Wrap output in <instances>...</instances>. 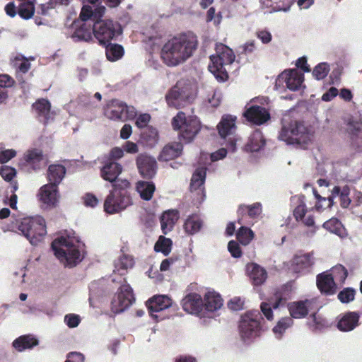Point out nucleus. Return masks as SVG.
Here are the masks:
<instances>
[{"label": "nucleus", "mask_w": 362, "mask_h": 362, "mask_svg": "<svg viewBox=\"0 0 362 362\" xmlns=\"http://www.w3.org/2000/svg\"><path fill=\"white\" fill-rule=\"evenodd\" d=\"M37 197L44 208H55L60 199L59 187L54 184H45L39 189Z\"/></svg>", "instance_id": "nucleus-16"}, {"label": "nucleus", "mask_w": 362, "mask_h": 362, "mask_svg": "<svg viewBox=\"0 0 362 362\" xmlns=\"http://www.w3.org/2000/svg\"><path fill=\"white\" fill-rule=\"evenodd\" d=\"M14 64L23 73H26L30 68L28 60L21 54H17L15 57Z\"/></svg>", "instance_id": "nucleus-55"}, {"label": "nucleus", "mask_w": 362, "mask_h": 362, "mask_svg": "<svg viewBox=\"0 0 362 362\" xmlns=\"http://www.w3.org/2000/svg\"><path fill=\"white\" fill-rule=\"evenodd\" d=\"M235 121L236 117L235 116L230 115L223 116L217 126L218 133L221 137L225 138L233 134L235 129Z\"/></svg>", "instance_id": "nucleus-36"}, {"label": "nucleus", "mask_w": 362, "mask_h": 362, "mask_svg": "<svg viewBox=\"0 0 362 362\" xmlns=\"http://www.w3.org/2000/svg\"><path fill=\"white\" fill-rule=\"evenodd\" d=\"M139 173L145 178L153 177L157 171V162L153 156L146 154H139L136 160Z\"/></svg>", "instance_id": "nucleus-21"}, {"label": "nucleus", "mask_w": 362, "mask_h": 362, "mask_svg": "<svg viewBox=\"0 0 362 362\" xmlns=\"http://www.w3.org/2000/svg\"><path fill=\"white\" fill-rule=\"evenodd\" d=\"M323 228L341 238L346 236L347 233L341 222L337 218H332L323 223Z\"/></svg>", "instance_id": "nucleus-44"}, {"label": "nucleus", "mask_w": 362, "mask_h": 362, "mask_svg": "<svg viewBox=\"0 0 362 362\" xmlns=\"http://www.w3.org/2000/svg\"><path fill=\"white\" fill-rule=\"evenodd\" d=\"M238 213L241 215L247 214L250 218H256L262 213V204L257 202L251 205H242Z\"/></svg>", "instance_id": "nucleus-47"}, {"label": "nucleus", "mask_w": 362, "mask_h": 362, "mask_svg": "<svg viewBox=\"0 0 362 362\" xmlns=\"http://www.w3.org/2000/svg\"><path fill=\"white\" fill-rule=\"evenodd\" d=\"M327 324L325 319L317 313L312 314L308 321L309 328L314 332L325 327Z\"/></svg>", "instance_id": "nucleus-49"}, {"label": "nucleus", "mask_w": 362, "mask_h": 362, "mask_svg": "<svg viewBox=\"0 0 362 362\" xmlns=\"http://www.w3.org/2000/svg\"><path fill=\"white\" fill-rule=\"evenodd\" d=\"M178 218V213L175 210H168L162 214L160 217V226L163 233L166 234L173 228Z\"/></svg>", "instance_id": "nucleus-37"}, {"label": "nucleus", "mask_w": 362, "mask_h": 362, "mask_svg": "<svg viewBox=\"0 0 362 362\" xmlns=\"http://www.w3.org/2000/svg\"><path fill=\"white\" fill-rule=\"evenodd\" d=\"M303 81L304 74L301 71L296 69L285 70L276 78L275 88L280 90L286 88L295 91L304 86Z\"/></svg>", "instance_id": "nucleus-12"}, {"label": "nucleus", "mask_w": 362, "mask_h": 362, "mask_svg": "<svg viewBox=\"0 0 362 362\" xmlns=\"http://www.w3.org/2000/svg\"><path fill=\"white\" fill-rule=\"evenodd\" d=\"M182 306L188 313L200 317L203 316V299L198 293H191L185 296L182 300Z\"/></svg>", "instance_id": "nucleus-24"}, {"label": "nucleus", "mask_w": 362, "mask_h": 362, "mask_svg": "<svg viewBox=\"0 0 362 362\" xmlns=\"http://www.w3.org/2000/svg\"><path fill=\"white\" fill-rule=\"evenodd\" d=\"M173 303L170 297L166 295L154 296L146 302L151 316L156 320H162L165 317L161 313L162 311L171 307Z\"/></svg>", "instance_id": "nucleus-17"}, {"label": "nucleus", "mask_w": 362, "mask_h": 362, "mask_svg": "<svg viewBox=\"0 0 362 362\" xmlns=\"http://www.w3.org/2000/svg\"><path fill=\"white\" fill-rule=\"evenodd\" d=\"M35 11L34 5L31 1L23 2L19 6L18 14L23 18L28 19L30 18Z\"/></svg>", "instance_id": "nucleus-52"}, {"label": "nucleus", "mask_w": 362, "mask_h": 362, "mask_svg": "<svg viewBox=\"0 0 362 362\" xmlns=\"http://www.w3.org/2000/svg\"><path fill=\"white\" fill-rule=\"evenodd\" d=\"M346 129L351 134L359 132L361 129V124L359 120L353 117H349L346 120Z\"/></svg>", "instance_id": "nucleus-61"}, {"label": "nucleus", "mask_w": 362, "mask_h": 362, "mask_svg": "<svg viewBox=\"0 0 362 362\" xmlns=\"http://www.w3.org/2000/svg\"><path fill=\"white\" fill-rule=\"evenodd\" d=\"M198 46V39L192 33L177 35L169 39L161 50V59L169 66H175L190 58Z\"/></svg>", "instance_id": "nucleus-1"}, {"label": "nucleus", "mask_w": 362, "mask_h": 362, "mask_svg": "<svg viewBox=\"0 0 362 362\" xmlns=\"http://www.w3.org/2000/svg\"><path fill=\"white\" fill-rule=\"evenodd\" d=\"M52 248L57 259L67 267H73L84 258L85 245L74 234H64L55 238Z\"/></svg>", "instance_id": "nucleus-2"}, {"label": "nucleus", "mask_w": 362, "mask_h": 362, "mask_svg": "<svg viewBox=\"0 0 362 362\" xmlns=\"http://www.w3.org/2000/svg\"><path fill=\"white\" fill-rule=\"evenodd\" d=\"M327 272L337 284H344L348 275L347 270L341 264L334 267L330 271Z\"/></svg>", "instance_id": "nucleus-50"}, {"label": "nucleus", "mask_w": 362, "mask_h": 362, "mask_svg": "<svg viewBox=\"0 0 362 362\" xmlns=\"http://www.w3.org/2000/svg\"><path fill=\"white\" fill-rule=\"evenodd\" d=\"M151 119V116L148 114H141L136 119L135 124L139 128H144L147 126Z\"/></svg>", "instance_id": "nucleus-63"}, {"label": "nucleus", "mask_w": 362, "mask_h": 362, "mask_svg": "<svg viewBox=\"0 0 362 362\" xmlns=\"http://www.w3.org/2000/svg\"><path fill=\"white\" fill-rule=\"evenodd\" d=\"M83 22V24L74 31L72 38L76 41L83 40L88 42L92 39L93 27L90 23L88 24L86 21Z\"/></svg>", "instance_id": "nucleus-42"}, {"label": "nucleus", "mask_w": 362, "mask_h": 362, "mask_svg": "<svg viewBox=\"0 0 362 362\" xmlns=\"http://www.w3.org/2000/svg\"><path fill=\"white\" fill-rule=\"evenodd\" d=\"M172 245L173 243L170 238L160 235L154 245V250L167 256L171 251Z\"/></svg>", "instance_id": "nucleus-48"}, {"label": "nucleus", "mask_w": 362, "mask_h": 362, "mask_svg": "<svg viewBox=\"0 0 362 362\" xmlns=\"http://www.w3.org/2000/svg\"><path fill=\"white\" fill-rule=\"evenodd\" d=\"M0 174L6 181H11L16 176V171L12 167L4 165L1 168Z\"/></svg>", "instance_id": "nucleus-56"}, {"label": "nucleus", "mask_w": 362, "mask_h": 362, "mask_svg": "<svg viewBox=\"0 0 362 362\" xmlns=\"http://www.w3.org/2000/svg\"><path fill=\"white\" fill-rule=\"evenodd\" d=\"M316 299H305L288 304V310L291 318L301 319L305 317L310 312L315 308Z\"/></svg>", "instance_id": "nucleus-19"}, {"label": "nucleus", "mask_w": 362, "mask_h": 362, "mask_svg": "<svg viewBox=\"0 0 362 362\" xmlns=\"http://www.w3.org/2000/svg\"><path fill=\"white\" fill-rule=\"evenodd\" d=\"M95 37L100 44L105 45L122 33L120 25L110 19L98 20L93 25Z\"/></svg>", "instance_id": "nucleus-10"}, {"label": "nucleus", "mask_w": 362, "mask_h": 362, "mask_svg": "<svg viewBox=\"0 0 362 362\" xmlns=\"http://www.w3.org/2000/svg\"><path fill=\"white\" fill-rule=\"evenodd\" d=\"M233 51L223 44H217L216 54L210 57L211 62L209 70L218 81H226L228 78V71L235 61Z\"/></svg>", "instance_id": "nucleus-5"}, {"label": "nucleus", "mask_w": 362, "mask_h": 362, "mask_svg": "<svg viewBox=\"0 0 362 362\" xmlns=\"http://www.w3.org/2000/svg\"><path fill=\"white\" fill-rule=\"evenodd\" d=\"M134 261L131 255L123 254L115 262L114 272L124 275L129 269L134 267Z\"/></svg>", "instance_id": "nucleus-38"}, {"label": "nucleus", "mask_w": 362, "mask_h": 362, "mask_svg": "<svg viewBox=\"0 0 362 362\" xmlns=\"http://www.w3.org/2000/svg\"><path fill=\"white\" fill-rule=\"evenodd\" d=\"M134 301L132 288L126 282L118 289L112 300V310L115 313H120L127 310Z\"/></svg>", "instance_id": "nucleus-14"}, {"label": "nucleus", "mask_w": 362, "mask_h": 362, "mask_svg": "<svg viewBox=\"0 0 362 362\" xmlns=\"http://www.w3.org/2000/svg\"><path fill=\"white\" fill-rule=\"evenodd\" d=\"M129 182L126 179H118L113 184V189L107 197L104 203L105 211L110 214L119 212L132 204L128 189Z\"/></svg>", "instance_id": "nucleus-4"}, {"label": "nucleus", "mask_w": 362, "mask_h": 362, "mask_svg": "<svg viewBox=\"0 0 362 362\" xmlns=\"http://www.w3.org/2000/svg\"><path fill=\"white\" fill-rule=\"evenodd\" d=\"M349 194L350 189L348 186H335L332 189L331 195L327 199L328 207H331L334 204V199L339 197L341 206L344 209L348 208L351 202Z\"/></svg>", "instance_id": "nucleus-28"}, {"label": "nucleus", "mask_w": 362, "mask_h": 362, "mask_svg": "<svg viewBox=\"0 0 362 362\" xmlns=\"http://www.w3.org/2000/svg\"><path fill=\"white\" fill-rule=\"evenodd\" d=\"M254 232L249 228L242 226L236 233V238L243 245H247L254 238Z\"/></svg>", "instance_id": "nucleus-51"}, {"label": "nucleus", "mask_w": 362, "mask_h": 362, "mask_svg": "<svg viewBox=\"0 0 362 362\" xmlns=\"http://www.w3.org/2000/svg\"><path fill=\"white\" fill-rule=\"evenodd\" d=\"M38 344L37 339L33 335H23L16 339L13 343V347L21 352L25 349H30Z\"/></svg>", "instance_id": "nucleus-35"}, {"label": "nucleus", "mask_w": 362, "mask_h": 362, "mask_svg": "<svg viewBox=\"0 0 362 362\" xmlns=\"http://www.w3.org/2000/svg\"><path fill=\"white\" fill-rule=\"evenodd\" d=\"M50 103L45 99L39 100L33 105V109L35 114L45 121H48L52 118V113L50 111Z\"/></svg>", "instance_id": "nucleus-40"}, {"label": "nucleus", "mask_w": 362, "mask_h": 362, "mask_svg": "<svg viewBox=\"0 0 362 362\" xmlns=\"http://www.w3.org/2000/svg\"><path fill=\"white\" fill-rule=\"evenodd\" d=\"M287 300L288 297L285 293L281 291H277L275 292L270 303H262L261 304V310L268 320H272L274 319L272 309L276 310L279 308L280 306L283 305Z\"/></svg>", "instance_id": "nucleus-27"}, {"label": "nucleus", "mask_w": 362, "mask_h": 362, "mask_svg": "<svg viewBox=\"0 0 362 362\" xmlns=\"http://www.w3.org/2000/svg\"><path fill=\"white\" fill-rule=\"evenodd\" d=\"M317 286L321 292L328 295L334 294L337 291V284L328 272L317 276Z\"/></svg>", "instance_id": "nucleus-30"}, {"label": "nucleus", "mask_w": 362, "mask_h": 362, "mask_svg": "<svg viewBox=\"0 0 362 362\" xmlns=\"http://www.w3.org/2000/svg\"><path fill=\"white\" fill-rule=\"evenodd\" d=\"M329 69L330 67L327 63H320L314 68L313 75L317 80H322L327 76Z\"/></svg>", "instance_id": "nucleus-53"}, {"label": "nucleus", "mask_w": 362, "mask_h": 362, "mask_svg": "<svg viewBox=\"0 0 362 362\" xmlns=\"http://www.w3.org/2000/svg\"><path fill=\"white\" fill-rule=\"evenodd\" d=\"M248 276L255 286H259L264 284L267 278L266 270L255 263L248 264L246 267Z\"/></svg>", "instance_id": "nucleus-29"}, {"label": "nucleus", "mask_w": 362, "mask_h": 362, "mask_svg": "<svg viewBox=\"0 0 362 362\" xmlns=\"http://www.w3.org/2000/svg\"><path fill=\"white\" fill-rule=\"evenodd\" d=\"M172 125L179 132V136L185 143L191 142L201 129L199 119L194 115H187L184 112H179L173 117Z\"/></svg>", "instance_id": "nucleus-9"}, {"label": "nucleus", "mask_w": 362, "mask_h": 362, "mask_svg": "<svg viewBox=\"0 0 362 362\" xmlns=\"http://www.w3.org/2000/svg\"><path fill=\"white\" fill-rule=\"evenodd\" d=\"M202 224L201 218L197 214H192L186 219L184 228L188 234L193 235L199 231Z\"/></svg>", "instance_id": "nucleus-43"}, {"label": "nucleus", "mask_w": 362, "mask_h": 362, "mask_svg": "<svg viewBox=\"0 0 362 362\" xmlns=\"http://www.w3.org/2000/svg\"><path fill=\"white\" fill-rule=\"evenodd\" d=\"M222 21V15L221 12H218L216 14L215 8L214 7H211L206 14V21H213L215 25H220Z\"/></svg>", "instance_id": "nucleus-57"}, {"label": "nucleus", "mask_w": 362, "mask_h": 362, "mask_svg": "<svg viewBox=\"0 0 362 362\" xmlns=\"http://www.w3.org/2000/svg\"><path fill=\"white\" fill-rule=\"evenodd\" d=\"M228 305L233 310H239L243 308L244 300L240 297H235L230 300Z\"/></svg>", "instance_id": "nucleus-62"}, {"label": "nucleus", "mask_w": 362, "mask_h": 362, "mask_svg": "<svg viewBox=\"0 0 362 362\" xmlns=\"http://www.w3.org/2000/svg\"><path fill=\"white\" fill-rule=\"evenodd\" d=\"M47 164L42 151L40 149L33 148L27 151L20 162V165L28 172H37Z\"/></svg>", "instance_id": "nucleus-15"}, {"label": "nucleus", "mask_w": 362, "mask_h": 362, "mask_svg": "<svg viewBox=\"0 0 362 362\" xmlns=\"http://www.w3.org/2000/svg\"><path fill=\"white\" fill-rule=\"evenodd\" d=\"M84 356L79 352H71L67 355L65 362H84Z\"/></svg>", "instance_id": "nucleus-64"}, {"label": "nucleus", "mask_w": 362, "mask_h": 362, "mask_svg": "<svg viewBox=\"0 0 362 362\" xmlns=\"http://www.w3.org/2000/svg\"><path fill=\"white\" fill-rule=\"evenodd\" d=\"M206 168L203 167L198 168L192 175L190 183V192L196 203H201L205 199L204 186Z\"/></svg>", "instance_id": "nucleus-18"}, {"label": "nucleus", "mask_w": 362, "mask_h": 362, "mask_svg": "<svg viewBox=\"0 0 362 362\" xmlns=\"http://www.w3.org/2000/svg\"><path fill=\"white\" fill-rule=\"evenodd\" d=\"M356 291L351 288H345L341 291L337 298L341 303H349L355 298Z\"/></svg>", "instance_id": "nucleus-54"}, {"label": "nucleus", "mask_w": 362, "mask_h": 362, "mask_svg": "<svg viewBox=\"0 0 362 362\" xmlns=\"http://www.w3.org/2000/svg\"><path fill=\"white\" fill-rule=\"evenodd\" d=\"M291 202L293 206V216L297 221H302V223L308 226L313 228V233H314L317 227L315 225V218L311 214L312 210L308 211L305 202V197L303 195H296L291 197Z\"/></svg>", "instance_id": "nucleus-13"}, {"label": "nucleus", "mask_w": 362, "mask_h": 362, "mask_svg": "<svg viewBox=\"0 0 362 362\" xmlns=\"http://www.w3.org/2000/svg\"><path fill=\"white\" fill-rule=\"evenodd\" d=\"M222 99V95L220 91L212 90L211 94H209L206 100L212 107H217L219 105Z\"/></svg>", "instance_id": "nucleus-59"}, {"label": "nucleus", "mask_w": 362, "mask_h": 362, "mask_svg": "<svg viewBox=\"0 0 362 362\" xmlns=\"http://www.w3.org/2000/svg\"><path fill=\"white\" fill-rule=\"evenodd\" d=\"M293 325V319L290 317H284L279 319L272 329L274 337L277 340L283 339L286 330Z\"/></svg>", "instance_id": "nucleus-39"}, {"label": "nucleus", "mask_w": 362, "mask_h": 362, "mask_svg": "<svg viewBox=\"0 0 362 362\" xmlns=\"http://www.w3.org/2000/svg\"><path fill=\"white\" fill-rule=\"evenodd\" d=\"M105 54L107 59L111 62H115L124 54V49L121 45L110 44L106 47Z\"/></svg>", "instance_id": "nucleus-46"}, {"label": "nucleus", "mask_w": 362, "mask_h": 362, "mask_svg": "<svg viewBox=\"0 0 362 362\" xmlns=\"http://www.w3.org/2000/svg\"><path fill=\"white\" fill-rule=\"evenodd\" d=\"M315 264L313 253L298 255L291 262V270L295 273L304 274L310 271Z\"/></svg>", "instance_id": "nucleus-26"}, {"label": "nucleus", "mask_w": 362, "mask_h": 362, "mask_svg": "<svg viewBox=\"0 0 362 362\" xmlns=\"http://www.w3.org/2000/svg\"><path fill=\"white\" fill-rule=\"evenodd\" d=\"M359 315L356 312L341 314L336 320L337 327L343 332H351L359 325Z\"/></svg>", "instance_id": "nucleus-25"}, {"label": "nucleus", "mask_w": 362, "mask_h": 362, "mask_svg": "<svg viewBox=\"0 0 362 362\" xmlns=\"http://www.w3.org/2000/svg\"><path fill=\"white\" fill-rule=\"evenodd\" d=\"M257 100V98H255L247 103L243 115L248 121L256 124H262L269 119V114L264 107L251 105Z\"/></svg>", "instance_id": "nucleus-20"}, {"label": "nucleus", "mask_w": 362, "mask_h": 362, "mask_svg": "<svg viewBox=\"0 0 362 362\" xmlns=\"http://www.w3.org/2000/svg\"><path fill=\"white\" fill-rule=\"evenodd\" d=\"M265 144L266 139L262 133L259 130H256L249 136L245 149L250 152H257L262 150Z\"/></svg>", "instance_id": "nucleus-33"}, {"label": "nucleus", "mask_w": 362, "mask_h": 362, "mask_svg": "<svg viewBox=\"0 0 362 362\" xmlns=\"http://www.w3.org/2000/svg\"><path fill=\"white\" fill-rule=\"evenodd\" d=\"M262 320V315L258 310H250L241 316L239 333L241 339L245 343L250 344L260 337Z\"/></svg>", "instance_id": "nucleus-8"}, {"label": "nucleus", "mask_w": 362, "mask_h": 362, "mask_svg": "<svg viewBox=\"0 0 362 362\" xmlns=\"http://www.w3.org/2000/svg\"><path fill=\"white\" fill-rule=\"evenodd\" d=\"M223 306L221 296L214 292H207L203 300V316L202 317H212L216 312Z\"/></svg>", "instance_id": "nucleus-22"}, {"label": "nucleus", "mask_w": 362, "mask_h": 362, "mask_svg": "<svg viewBox=\"0 0 362 362\" xmlns=\"http://www.w3.org/2000/svg\"><path fill=\"white\" fill-rule=\"evenodd\" d=\"M136 190L143 199L150 200L155 191V186L151 182L139 181L136 185Z\"/></svg>", "instance_id": "nucleus-45"}, {"label": "nucleus", "mask_w": 362, "mask_h": 362, "mask_svg": "<svg viewBox=\"0 0 362 362\" xmlns=\"http://www.w3.org/2000/svg\"><path fill=\"white\" fill-rule=\"evenodd\" d=\"M84 5L80 13L82 21H87L91 18L101 17L105 12L106 8L101 5L100 0H84Z\"/></svg>", "instance_id": "nucleus-23"}, {"label": "nucleus", "mask_w": 362, "mask_h": 362, "mask_svg": "<svg viewBox=\"0 0 362 362\" xmlns=\"http://www.w3.org/2000/svg\"><path fill=\"white\" fill-rule=\"evenodd\" d=\"M314 130L305 123L296 120L284 119L279 139L288 145L308 144L313 139Z\"/></svg>", "instance_id": "nucleus-3"}, {"label": "nucleus", "mask_w": 362, "mask_h": 362, "mask_svg": "<svg viewBox=\"0 0 362 362\" xmlns=\"http://www.w3.org/2000/svg\"><path fill=\"white\" fill-rule=\"evenodd\" d=\"M122 165L114 161L107 162L101 168L100 173L102 177L110 182H116L117 177L122 173Z\"/></svg>", "instance_id": "nucleus-32"}, {"label": "nucleus", "mask_w": 362, "mask_h": 362, "mask_svg": "<svg viewBox=\"0 0 362 362\" xmlns=\"http://www.w3.org/2000/svg\"><path fill=\"white\" fill-rule=\"evenodd\" d=\"M66 175V168L60 164H53L48 167L47 178L49 184H54L58 186Z\"/></svg>", "instance_id": "nucleus-34"}, {"label": "nucleus", "mask_w": 362, "mask_h": 362, "mask_svg": "<svg viewBox=\"0 0 362 362\" xmlns=\"http://www.w3.org/2000/svg\"><path fill=\"white\" fill-rule=\"evenodd\" d=\"M228 250L231 256L239 258L242 256V250L239 244L235 240H230L228 244Z\"/></svg>", "instance_id": "nucleus-60"}, {"label": "nucleus", "mask_w": 362, "mask_h": 362, "mask_svg": "<svg viewBox=\"0 0 362 362\" xmlns=\"http://www.w3.org/2000/svg\"><path fill=\"white\" fill-rule=\"evenodd\" d=\"M64 321L69 328H75L79 325L81 317L76 314H68L64 316Z\"/></svg>", "instance_id": "nucleus-58"}, {"label": "nucleus", "mask_w": 362, "mask_h": 362, "mask_svg": "<svg viewBox=\"0 0 362 362\" xmlns=\"http://www.w3.org/2000/svg\"><path fill=\"white\" fill-rule=\"evenodd\" d=\"M17 229L33 245L42 241L47 233L45 219L37 216L17 219L11 230Z\"/></svg>", "instance_id": "nucleus-6"}, {"label": "nucleus", "mask_w": 362, "mask_h": 362, "mask_svg": "<svg viewBox=\"0 0 362 362\" xmlns=\"http://www.w3.org/2000/svg\"><path fill=\"white\" fill-rule=\"evenodd\" d=\"M197 95V85L188 80H180L174 86L166 95L168 105L181 108L192 103Z\"/></svg>", "instance_id": "nucleus-7"}, {"label": "nucleus", "mask_w": 362, "mask_h": 362, "mask_svg": "<svg viewBox=\"0 0 362 362\" xmlns=\"http://www.w3.org/2000/svg\"><path fill=\"white\" fill-rule=\"evenodd\" d=\"M142 142L148 147L153 148L156 146L159 141L158 132L153 127H148L141 135Z\"/></svg>", "instance_id": "nucleus-41"}, {"label": "nucleus", "mask_w": 362, "mask_h": 362, "mask_svg": "<svg viewBox=\"0 0 362 362\" xmlns=\"http://www.w3.org/2000/svg\"><path fill=\"white\" fill-rule=\"evenodd\" d=\"M182 151V145L180 142L166 144L158 156L160 161H168L179 157Z\"/></svg>", "instance_id": "nucleus-31"}, {"label": "nucleus", "mask_w": 362, "mask_h": 362, "mask_svg": "<svg viewBox=\"0 0 362 362\" xmlns=\"http://www.w3.org/2000/svg\"><path fill=\"white\" fill-rule=\"evenodd\" d=\"M105 116L115 121L132 119L136 116V111L133 106H127L118 100H112L104 109Z\"/></svg>", "instance_id": "nucleus-11"}]
</instances>
